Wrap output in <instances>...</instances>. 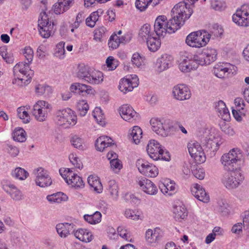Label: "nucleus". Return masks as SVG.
I'll list each match as a JSON object with an SVG mask.
<instances>
[{"label":"nucleus","mask_w":249,"mask_h":249,"mask_svg":"<svg viewBox=\"0 0 249 249\" xmlns=\"http://www.w3.org/2000/svg\"><path fill=\"white\" fill-rule=\"evenodd\" d=\"M201 146L197 142H191L188 144V149L190 156L195 160L199 163H203L206 160L204 150L207 152H212L214 154L218 149L220 144L219 138L215 137V135L212 132H206L203 137L201 139Z\"/></svg>","instance_id":"f257e3e1"},{"label":"nucleus","mask_w":249,"mask_h":249,"mask_svg":"<svg viewBox=\"0 0 249 249\" xmlns=\"http://www.w3.org/2000/svg\"><path fill=\"white\" fill-rule=\"evenodd\" d=\"M198 0H184L174 6L172 10L174 22L178 24V29L184 24L193 13L194 3Z\"/></svg>","instance_id":"f03ea898"},{"label":"nucleus","mask_w":249,"mask_h":249,"mask_svg":"<svg viewBox=\"0 0 249 249\" xmlns=\"http://www.w3.org/2000/svg\"><path fill=\"white\" fill-rule=\"evenodd\" d=\"M29 66V63L21 62L14 67V78L12 81L13 84L23 87L30 83L33 72L30 69Z\"/></svg>","instance_id":"7ed1b4c3"},{"label":"nucleus","mask_w":249,"mask_h":249,"mask_svg":"<svg viewBox=\"0 0 249 249\" xmlns=\"http://www.w3.org/2000/svg\"><path fill=\"white\" fill-rule=\"evenodd\" d=\"M178 29L177 23L171 18L169 21L165 16H159L155 20L154 31L159 36H164L166 33L172 34Z\"/></svg>","instance_id":"20e7f679"},{"label":"nucleus","mask_w":249,"mask_h":249,"mask_svg":"<svg viewBox=\"0 0 249 249\" xmlns=\"http://www.w3.org/2000/svg\"><path fill=\"white\" fill-rule=\"evenodd\" d=\"M55 121L59 125L66 128L74 125L77 123V116L69 108L59 109L55 114Z\"/></svg>","instance_id":"39448f33"},{"label":"nucleus","mask_w":249,"mask_h":249,"mask_svg":"<svg viewBox=\"0 0 249 249\" xmlns=\"http://www.w3.org/2000/svg\"><path fill=\"white\" fill-rule=\"evenodd\" d=\"M210 34L205 31H198L190 33L186 38V43L190 47L200 48L205 46L209 41Z\"/></svg>","instance_id":"423d86ee"},{"label":"nucleus","mask_w":249,"mask_h":249,"mask_svg":"<svg viewBox=\"0 0 249 249\" xmlns=\"http://www.w3.org/2000/svg\"><path fill=\"white\" fill-rule=\"evenodd\" d=\"M147 152L149 157L153 160L160 159L168 161L170 160L169 153L163 149L161 145L156 140H151L147 146Z\"/></svg>","instance_id":"0eeeda50"},{"label":"nucleus","mask_w":249,"mask_h":249,"mask_svg":"<svg viewBox=\"0 0 249 249\" xmlns=\"http://www.w3.org/2000/svg\"><path fill=\"white\" fill-rule=\"evenodd\" d=\"M59 173L66 182L75 189H82L85 187V183L81 177L74 173L71 168H63L59 170Z\"/></svg>","instance_id":"6e6552de"},{"label":"nucleus","mask_w":249,"mask_h":249,"mask_svg":"<svg viewBox=\"0 0 249 249\" xmlns=\"http://www.w3.org/2000/svg\"><path fill=\"white\" fill-rule=\"evenodd\" d=\"M226 174L223 179L222 182L228 189H233L237 188L243 182L244 177L240 169L232 170Z\"/></svg>","instance_id":"1a4fd4ad"},{"label":"nucleus","mask_w":249,"mask_h":249,"mask_svg":"<svg viewBox=\"0 0 249 249\" xmlns=\"http://www.w3.org/2000/svg\"><path fill=\"white\" fill-rule=\"evenodd\" d=\"M52 109V106L49 103L39 100L34 105L32 113L37 121L42 122L46 120L48 112Z\"/></svg>","instance_id":"9d476101"},{"label":"nucleus","mask_w":249,"mask_h":249,"mask_svg":"<svg viewBox=\"0 0 249 249\" xmlns=\"http://www.w3.org/2000/svg\"><path fill=\"white\" fill-rule=\"evenodd\" d=\"M242 157V153L239 148H233L227 154H224L221 158L222 164L227 170H233L234 165Z\"/></svg>","instance_id":"9b49d317"},{"label":"nucleus","mask_w":249,"mask_h":249,"mask_svg":"<svg viewBox=\"0 0 249 249\" xmlns=\"http://www.w3.org/2000/svg\"><path fill=\"white\" fill-rule=\"evenodd\" d=\"M38 31L41 36L45 38L49 37L53 34V23L49 21L45 12L40 13L38 19Z\"/></svg>","instance_id":"f8f14e48"},{"label":"nucleus","mask_w":249,"mask_h":249,"mask_svg":"<svg viewBox=\"0 0 249 249\" xmlns=\"http://www.w3.org/2000/svg\"><path fill=\"white\" fill-rule=\"evenodd\" d=\"M217 54L215 49L207 48L201 53L195 54L194 58L200 65H209L216 60Z\"/></svg>","instance_id":"ddd939ff"},{"label":"nucleus","mask_w":249,"mask_h":249,"mask_svg":"<svg viewBox=\"0 0 249 249\" xmlns=\"http://www.w3.org/2000/svg\"><path fill=\"white\" fill-rule=\"evenodd\" d=\"M233 21L237 25L247 27L249 26V5H243L237 9L232 17Z\"/></svg>","instance_id":"4468645a"},{"label":"nucleus","mask_w":249,"mask_h":249,"mask_svg":"<svg viewBox=\"0 0 249 249\" xmlns=\"http://www.w3.org/2000/svg\"><path fill=\"white\" fill-rule=\"evenodd\" d=\"M136 165L140 172L145 176L155 178L158 175L159 170L157 167L146 161L138 160Z\"/></svg>","instance_id":"2eb2a0df"},{"label":"nucleus","mask_w":249,"mask_h":249,"mask_svg":"<svg viewBox=\"0 0 249 249\" xmlns=\"http://www.w3.org/2000/svg\"><path fill=\"white\" fill-rule=\"evenodd\" d=\"M186 54L182 58L181 62L178 65L179 70L185 73L196 70L199 65L197 61L195 60L194 55L189 53Z\"/></svg>","instance_id":"dca6fc26"},{"label":"nucleus","mask_w":249,"mask_h":249,"mask_svg":"<svg viewBox=\"0 0 249 249\" xmlns=\"http://www.w3.org/2000/svg\"><path fill=\"white\" fill-rule=\"evenodd\" d=\"M1 184L3 190L9 194L12 199L16 201L22 199L23 196L21 192L9 180L3 179Z\"/></svg>","instance_id":"f3484780"},{"label":"nucleus","mask_w":249,"mask_h":249,"mask_svg":"<svg viewBox=\"0 0 249 249\" xmlns=\"http://www.w3.org/2000/svg\"><path fill=\"white\" fill-rule=\"evenodd\" d=\"M36 175V183L37 186L41 187H46L52 184V180L48 172L42 168H37Z\"/></svg>","instance_id":"a211bd4d"},{"label":"nucleus","mask_w":249,"mask_h":249,"mask_svg":"<svg viewBox=\"0 0 249 249\" xmlns=\"http://www.w3.org/2000/svg\"><path fill=\"white\" fill-rule=\"evenodd\" d=\"M174 97L179 101L188 100L191 97V91L188 87L184 84H178L173 89Z\"/></svg>","instance_id":"6ab92c4d"},{"label":"nucleus","mask_w":249,"mask_h":249,"mask_svg":"<svg viewBox=\"0 0 249 249\" xmlns=\"http://www.w3.org/2000/svg\"><path fill=\"white\" fill-rule=\"evenodd\" d=\"M138 184L141 189L148 195H155L158 193V188L156 185L145 178H142L139 179Z\"/></svg>","instance_id":"aec40b11"},{"label":"nucleus","mask_w":249,"mask_h":249,"mask_svg":"<svg viewBox=\"0 0 249 249\" xmlns=\"http://www.w3.org/2000/svg\"><path fill=\"white\" fill-rule=\"evenodd\" d=\"M119 112L122 118L126 121L132 122L136 120L138 117L137 113L127 104L122 106L119 108Z\"/></svg>","instance_id":"412c9836"},{"label":"nucleus","mask_w":249,"mask_h":249,"mask_svg":"<svg viewBox=\"0 0 249 249\" xmlns=\"http://www.w3.org/2000/svg\"><path fill=\"white\" fill-rule=\"evenodd\" d=\"M56 231L61 237L65 238L75 230V226L73 223H59L56 226Z\"/></svg>","instance_id":"4be33fe9"},{"label":"nucleus","mask_w":249,"mask_h":249,"mask_svg":"<svg viewBox=\"0 0 249 249\" xmlns=\"http://www.w3.org/2000/svg\"><path fill=\"white\" fill-rule=\"evenodd\" d=\"M192 195L198 200L204 203L209 202L210 198L209 195L206 192L203 188L196 184L191 189Z\"/></svg>","instance_id":"5701e85b"},{"label":"nucleus","mask_w":249,"mask_h":249,"mask_svg":"<svg viewBox=\"0 0 249 249\" xmlns=\"http://www.w3.org/2000/svg\"><path fill=\"white\" fill-rule=\"evenodd\" d=\"M159 188L163 194L171 196L177 192L178 186L174 181L168 180L160 184Z\"/></svg>","instance_id":"b1692460"},{"label":"nucleus","mask_w":249,"mask_h":249,"mask_svg":"<svg viewBox=\"0 0 249 249\" xmlns=\"http://www.w3.org/2000/svg\"><path fill=\"white\" fill-rule=\"evenodd\" d=\"M215 109L217 112V114L224 121H228L230 119V114L226 107L225 103L220 100L215 105Z\"/></svg>","instance_id":"393cba45"},{"label":"nucleus","mask_w":249,"mask_h":249,"mask_svg":"<svg viewBox=\"0 0 249 249\" xmlns=\"http://www.w3.org/2000/svg\"><path fill=\"white\" fill-rule=\"evenodd\" d=\"M73 0H58L53 6L56 14H60L68 10L71 6Z\"/></svg>","instance_id":"a878e982"},{"label":"nucleus","mask_w":249,"mask_h":249,"mask_svg":"<svg viewBox=\"0 0 249 249\" xmlns=\"http://www.w3.org/2000/svg\"><path fill=\"white\" fill-rule=\"evenodd\" d=\"M70 90L71 92L82 94H91L92 89L91 86L78 83L72 84L70 87Z\"/></svg>","instance_id":"bb28decb"},{"label":"nucleus","mask_w":249,"mask_h":249,"mask_svg":"<svg viewBox=\"0 0 249 249\" xmlns=\"http://www.w3.org/2000/svg\"><path fill=\"white\" fill-rule=\"evenodd\" d=\"M113 140L106 136H102L96 141L95 146L99 151H103L106 148L113 145Z\"/></svg>","instance_id":"cd10ccee"},{"label":"nucleus","mask_w":249,"mask_h":249,"mask_svg":"<svg viewBox=\"0 0 249 249\" xmlns=\"http://www.w3.org/2000/svg\"><path fill=\"white\" fill-rule=\"evenodd\" d=\"M103 74L102 72L91 69L86 82L92 85H97L103 81Z\"/></svg>","instance_id":"c85d7f7f"},{"label":"nucleus","mask_w":249,"mask_h":249,"mask_svg":"<svg viewBox=\"0 0 249 249\" xmlns=\"http://www.w3.org/2000/svg\"><path fill=\"white\" fill-rule=\"evenodd\" d=\"M213 72L214 75L220 78L228 76L231 73H233L232 70L226 67V65H216L213 69Z\"/></svg>","instance_id":"c756f323"},{"label":"nucleus","mask_w":249,"mask_h":249,"mask_svg":"<svg viewBox=\"0 0 249 249\" xmlns=\"http://www.w3.org/2000/svg\"><path fill=\"white\" fill-rule=\"evenodd\" d=\"M142 131L138 126H134L132 129L129 130V138L135 144H138L142 138Z\"/></svg>","instance_id":"7c9ffc66"},{"label":"nucleus","mask_w":249,"mask_h":249,"mask_svg":"<svg viewBox=\"0 0 249 249\" xmlns=\"http://www.w3.org/2000/svg\"><path fill=\"white\" fill-rule=\"evenodd\" d=\"M160 238V229L156 228L154 230L148 229L145 233V238L147 242L150 244L155 243Z\"/></svg>","instance_id":"2f4dec72"},{"label":"nucleus","mask_w":249,"mask_h":249,"mask_svg":"<svg viewBox=\"0 0 249 249\" xmlns=\"http://www.w3.org/2000/svg\"><path fill=\"white\" fill-rule=\"evenodd\" d=\"M172 60V57L171 55L164 54L162 55L158 59L157 64H158L159 69L160 71H164L168 69L169 65Z\"/></svg>","instance_id":"473e14b6"},{"label":"nucleus","mask_w":249,"mask_h":249,"mask_svg":"<svg viewBox=\"0 0 249 249\" xmlns=\"http://www.w3.org/2000/svg\"><path fill=\"white\" fill-rule=\"evenodd\" d=\"M174 217L176 220L181 221L187 216L186 208L183 206H176L173 208Z\"/></svg>","instance_id":"72a5a7b5"},{"label":"nucleus","mask_w":249,"mask_h":249,"mask_svg":"<svg viewBox=\"0 0 249 249\" xmlns=\"http://www.w3.org/2000/svg\"><path fill=\"white\" fill-rule=\"evenodd\" d=\"M153 35V33L151 32V26L148 24L143 25L141 27L139 33V37L144 41L152 37Z\"/></svg>","instance_id":"f704fd0d"},{"label":"nucleus","mask_w":249,"mask_h":249,"mask_svg":"<svg viewBox=\"0 0 249 249\" xmlns=\"http://www.w3.org/2000/svg\"><path fill=\"white\" fill-rule=\"evenodd\" d=\"M146 41L149 50L152 52H155L158 50L161 45L160 39L153 36L146 40Z\"/></svg>","instance_id":"c9c22d12"},{"label":"nucleus","mask_w":249,"mask_h":249,"mask_svg":"<svg viewBox=\"0 0 249 249\" xmlns=\"http://www.w3.org/2000/svg\"><path fill=\"white\" fill-rule=\"evenodd\" d=\"M12 137L15 141L23 142L26 140V133L22 128L17 127L15 129Z\"/></svg>","instance_id":"e433bc0d"},{"label":"nucleus","mask_w":249,"mask_h":249,"mask_svg":"<svg viewBox=\"0 0 249 249\" xmlns=\"http://www.w3.org/2000/svg\"><path fill=\"white\" fill-rule=\"evenodd\" d=\"M150 122L152 130L157 134L160 135V131L162 130L166 122L154 118L151 119Z\"/></svg>","instance_id":"4c0bfd02"},{"label":"nucleus","mask_w":249,"mask_h":249,"mask_svg":"<svg viewBox=\"0 0 249 249\" xmlns=\"http://www.w3.org/2000/svg\"><path fill=\"white\" fill-rule=\"evenodd\" d=\"M88 182L89 186L93 188L97 193H100L103 189L102 185L96 177L90 176L88 178Z\"/></svg>","instance_id":"58836bf2"},{"label":"nucleus","mask_w":249,"mask_h":249,"mask_svg":"<svg viewBox=\"0 0 249 249\" xmlns=\"http://www.w3.org/2000/svg\"><path fill=\"white\" fill-rule=\"evenodd\" d=\"M47 199L52 203H60L62 201H66L68 199V196L63 193L59 192L48 196Z\"/></svg>","instance_id":"ea45409f"},{"label":"nucleus","mask_w":249,"mask_h":249,"mask_svg":"<svg viewBox=\"0 0 249 249\" xmlns=\"http://www.w3.org/2000/svg\"><path fill=\"white\" fill-rule=\"evenodd\" d=\"M102 214L98 211L95 212L92 214H85L84 215V220L90 224H96L100 223L101 221Z\"/></svg>","instance_id":"a19ab883"},{"label":"nucleus","mask_w":249,"mask_h":249,"mask_svg":"<svg viewBox=\"0 0 249 249\" xmlns=\"http://www.w3.org/2000/svg\"><path fill=\"white\" fill-rule=\"evenodd\" d=\"M91 70V68L83 64L79 65L78 67L77 76L79 78L82 79L86 81Z\"/></svg>","instance_id":"79ce46f5"},{"label":"nucleus","mask_w":249,"mask_h":249,"mask_svg":"<svg viewBox=\"0 0 249 249\" xmlns=\"http://www.w3.org/2000/svg\"><path fill=\"white\" fill-rule=\"evenodd\" d=\"M92 115L99 124L102 126L105 124V116L100 107H95L92 112Z\"/></svg>","instance_id":"37998d69"},{"label":"nucleus","mask_w":249,"mask_h":249,"mask_svg":"<svg viewBox=\"0 0 249 249\" xmlns=\"http://www.w3.org/2000/svg\"><path fill=\"white\" fill-rule=\"evenodd\" d=\"M130 82L126 78L122 79L119 83V89L124 93L132 91L134 88Z\"/></svg>","instance_id":"c03bdc74"},{"label":"nucleus","mask_w":249,"mask_h":249,"mask_svg":"<svg viewBox=\"0 0 249 249\" xmlns=\"http://www.w3.org/2000/svg\"><path fill=\"white\" fill-rule=\"evenodd\" d=\"M71 142L73 147L79 150H84L86 148L84 140L77 135H74L71 137Z\"/></svg>","instance_id":"a18cd8bd"},{"label":"nucleus","mask_w":249,"mask_h":249,"mask_svg":"<svg viewBox=\"0 0 249 249\" xmlns=\"http://www.w3.org/2000/svg\"><path fill=\"white\" fill-rule=\"evenodd\" d=\"M13 177L19 180H25L29 176V173L23 168H16L12 172Z\"/></svg>","instance_id":"49530a36"},{"label":"nucleus","mask_w":249,"mask_h":249,"mask_svg":"<svg viewBox=\"0 0 249 249\" xmlns=\"http://www.w3.org/2000/svg\"><path fill=\"white\" fill-rule=\"evenodd\" d=\"M177 127L165 122L162 130L160 131V136L167 137L175 134Z\"/></svg>","instance_id":"de8ad7c7"},{"label":"nucleus","mask_w":249,"mask_h":249,"mask_svg":"<svg viewBox=\"0 0 249 249\" xmlns=\"http://www.w3.org/2000/svg\"><path fill=\"white\" fill-rule=\"evenodd\" d=\"M99 13L100 11L99 10L93 12L86 18V24L88 26L92 28L95 26L96 21L99 19Z\"/></svg>","instance_id":"09e8293b"},{"label":"nucleus","mask_w":249,"mask_h":249,"mask_svg":"<svg viewBox=\"0 0 249 249\" xmlns=\"http://www.w3.org/2000/svg\"><path fill=\"white\" fill-rule=\"evenodd\" d=\"M123 38H120L117 35L114 34L111 36L108 40V46L112 49L117 48L120 44L122 42Z\"/></svg>","instance_id":"8fccbe9b"},{"label":"nucleus","mask_w":249,"mask_h":249,"mask_svg":"<svg viewBox=\"0 0 249 249\" xmlns=\"http://www.w3.org/2000/svg\"><path fill=\"white\" fill-rule=\"evenodd\" d=\"M77 108L81 116H84L87 113L89 106L85 100L79 101L77 104Z\"/></svg>","instance_id":"3c124183"},{"label":"nucleus","mask_w":249,"mask_h":249,"mask_svg":"<svg viewBox=\"0 0 249 249\" xmlns=\"http://www.w3.org/2000/svg\"><path fill=\"white\" fill-rule=\"evenodd\" d=\"M18 117L22 120L24 123H28L30 120V117L24 107H18L17 109Z\"/></svg>","instance_id":"603ef678"},{"label":"nucleus","mask_w":249,"mask_h":249,"mask_svg":"<svg viewBox=\"0 0 249 249\" xmlns=\"http://www.w3.org/2000/svg\"><path fill=\"white\" fill-rule=\"evenodd\" d=\"M107 190L112 197L116 198L118 196V186L114 180L111 179L108 181Z\"/></svg>","instance_id":"864d4df0"},{"label":"nucleus","mask_w":249,"mask_h":249,"mask_svg":"<svg viewBox=\"0 0 249 249\" xmlns=\"http://www.w3.org/2000/svg\"><path fill=\"white\" fill-rule=\"evenodd\" d=\"M36 92L39 95H49L52 92L51 87L49 86L43 85H38L36 88Z\"/></svg>","instance_id":"5fc2aeb1"},{"label":"nucleus","mask_w":249,"mask_h":249,"mask_svg":"<svg viewBox=\"0 0 249 249\" xmlns=\"http://www.w3.org/2000/svg\"><path fill=\"white\" fill-rule=\"evenodd\" d=\"M65 42H60L58 43L55 49L54 54L55 55L59 58L62 59L65 57Z\"/></svg>","instance_id":"6e6d98bb"},{"label":"nucleus","mask_w":249,"mask_h":249,"mask_svg":"<svg viewBox=\"0 0 249 249\" xmlns=\"http://www.w3.org/2000/svg\"><path fill=\"white\" fill-rule=\"evenodd\" d=\"M153 0H136L135 4L136 8L140 11H143L147 9L148 5L153 3Z\"/></svg>","instance_id":"4d7b16f0"},{"label":"nucleus","mask_w":249,"mask_h":249,"mask_svg":"<svg viewBox=\"0 0 249 249\" xmlns=\"http://www.w3.org/2000/svg\"><path fill=\"white\" fill-rule=\"evenodd\" d=\"M106 62L109 71L114 70L119 65V61L111 56L107 58Z\"/></svg>","instance_id":"13d9d810"},{"label":"nucleus","mask_w":249,"mask_h":249,"mask_svg":"<svg viewBox=\"0 0 249 249\" xmlns=\"http://www.w3.org/2000/svg\"><path fill=\"white\" fill-rule=\"evenodd\" d=\"M71 162L76 168L81 169L83 168V164L80 159L74 154H71L69 157Z\"/></svg>","instance_id":"bf43d9fd"},{"label":"nucleus","mask_w":249,"mask_h":249,"mask_svg":"<svg viewBox=\"0 0 249 249\" xmlns=\"http://www.w3.org/2000/svg\"><path fill=\"white\" fill-rule=\"evenodd\" d=\"M220 128L221 130L226 134L229 136H233L235 132L233 129L230 126L229 124L222 121L220 124Z\"/></svg>","instance_id":"052dcab7"},{"label":"nucleus","mask_w":249,"mask_h":249,"mask_svg":"<svg viewBox=\"0 0 249 249\" xmlns=\"http://www.w3.org/2000/svg\"><path fill=\"white\" fill-rule=\"evenodd\" d=\"M211 7L215 11H221L226 7L224 2L218 0H211Z\"/></svg>","instance_id":"680f3d73"},{"label":"nucleus","mask_w":249,"mask_h":249,"mask_svg":"<svg viewBox=\"0 0 249 249\" xmlns=\"http://www.w3.org/2000/svg\"><path fill=\"white\" fill-rule=\"evenodd\" d=\"M124 214L126 218L132 220H138L140 217V215L138 211L136 212L129 209L125 210Z\"/></svg>","instance_id":"e2e57ef3"},{"label":"nucleus","mask_w":249,"mask_h":249,"mask_svg":"<svg viewBox=\"0 0 249 249\" xmlns=\"http://www.w3.org/2000/svg\"><path fill=\"white\" fill-rule=\"evenodd\" d=\"M118 234L123 238L126 241L132 242V239L131 238L130 234L127 232V230L123 227H119L117 229Z\"/></svg>","instance_id":"0e129e2a"},{"label":"nucleus","mask_w":249,"mask_h":249,"mask_svg":"<svg viewBox=\"0 0 249 249\" xmlns=\"http://www.w3.org/2000/svg\"><path fill=\"white\" fill-rule=\"evenodd\" d=\"M110 164L111 168L116 173L119 172L122 168L121 161L119 159L111 160Z\"/></svg>","instance_id":"69168bd1"},{"label":"nucleus","mask_w":249,"mask_h":249,"mask_svg":"<svg viewBox=\"0 0 249 249\" xmlns=\"http://www.w3.org/2000/svg\"><path fill=\"white\" fill-rule=\"evenodd\" d=\"M107 30L104 27H100L94 31V38L96 40H100L103 37L105 36Z\"/></svg>","instance_id":"338daca9"},{"label":"nucleus","mask_w":249,"mask_h":249,"mask_svg":"<svg viewBox=\"0 0 249 249\" xmlns=\"http://www.w3.org/2000/svg\"><path fill=\"white\" fill-rule=\"evenodd\" d=\"M143 61L142 57L139 53H136L132 55L131 61L133 65L137 67H140Z\"/></svg>","instance_id":"774afa93"}]
</instances>
